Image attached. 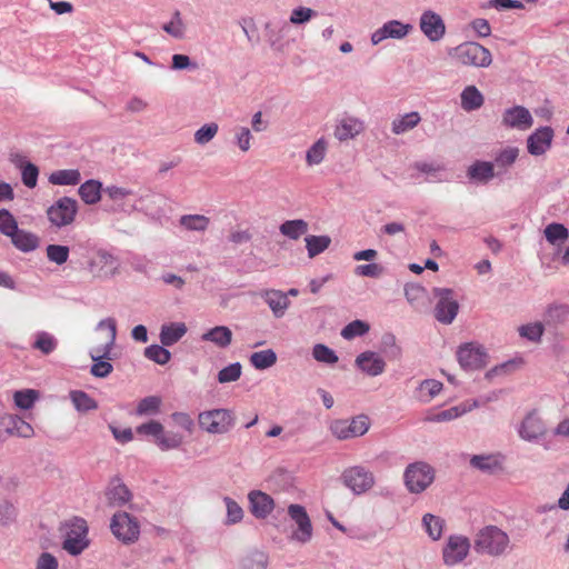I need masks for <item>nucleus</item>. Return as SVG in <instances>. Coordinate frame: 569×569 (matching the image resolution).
<instances>
[{"label":"nucleus","mask_w":569,"mask_h":569,"mask_svg":"<svg viewBox=\"0 0 569 569\" xmlns=\"http://www.w3.org/2000/svg\"><path fill=\"white\" fill-rule=\"evenodd\" d=\"M510 546V538L497 526L481 528L475 537L473 549L477 553L499 557L506 553Z\"/></svg>","instance_id":"obj_1"},{"label":"nucleus","mask_w":569,"mask_h":569,"mask_svg":"<svg viewBox=\"0 0 569 569\" xmlns=\"http://www.w3.org/2000/svg\"><path fill=\"white\" fill-rule=\"evenodd\" d=\"M62 549L71 556H79L90 545L88 538V525L83 518L73 517L66 521L61 527Z\"/></svg>","instance_id":"obj_2"},{"label":"nucleus","mask_w":569,"mask_h":569,"mask_svg":"<svg viewBox=\"0 0 569 569\" xmlns=\"http://www.w3.org/2000/svg\"><path fill=\"white\" fill-rule=\"evenodd\" d=\"M459 63L476 68H487L492 62L491 52L475 41L460 43L449 52Z\"/></svg>","instance_id":"obj_3"},{"label":"nucleus","mask_w":569,"mask_h":569,"mask_svg":"<svg viewBox=\"0 0 569 569\" xmlns=\"http://www.w3.org/2000/svg\"><path fill=\"white\" fill-rule=\"evenodd\" d=\"M234 415L229 409H211L198 416L199 427L211 435H223L234 426Z\"/></svg>","instance_id":"obj_4"},{"label":"nucleus","mask_w":569,"mask_h":569,"mask_svg":"<svg viewBox=\"0 0 569 569\" xmlns=\"http://www.w3.org/2000/svg\"><path fill=\"white\" fill-rule=\"evenodd\" d=\"M406 488L411 493H421L435 480L433 468L423 461L408 465L403 473Z\"/></svg>","instance_id":"obj_5"},{"label":"nucleus","mask_w":569,"mask_h":569,"mask_svg":"<svg viewBox=\"0 0 569 569\" xmlns=\"http://www.w3.org/2000/svg\"><path fill=\"white\" fill-rule=\"evenodd\" d=\"M433 296L438 298L435 306V318L443 325H451L459 311V302L455 298V292L449 288H433Z\"/></svg>","instance_id":"obj_6"},{"label":"nucleus","mask_w":569,"mask_h":569,"mask_svg":"<svg viewBox=\"0 0 569 569\" xmlns=\"http://www.w3.org/2000/svg\"><path fill=\"white\" fill-rule=\"evenodd\" d=\"M110 529L114 537L126 545L133 543L140 535L137 519L128 512H117L111 518Z\"/></svg>","instance_id":"obj_7"},{"label":"nucleus","mask_w":569,"mask_h":569,"mask_svg":"<svg viewBox=\"0 0 569 569\" xmlns=\"http://www.w3.org/2000/svg\"><path fill=\"white\" fill-rule=\"evenodd\" d=\"M77 212V200L70 197H62L48 208L47 216L53 226L62 228L74 221Z\"/></svg>","instance_id":"obj_8"},{"label":"nucleus","mask_w":569,"mask_h":569,"mask_svg":"<svg viewBox=\"0 0 569 569\" xmlns=\"http://www.w3.org/2000/svg\"><path fill=\"white\" fill-rule=\"evenodd\" d=\"M342 483L355 495H361L370 490L375 485V477L371 471L362 466L347 468L341 477Z\"/></svg>","instance_id":"obj_9"},{"label":"nucleus","mask_w":569,"mask_h":569,"mask_svg":"<svg viewBox=\"0 0 569 569\" xmlns=\"http://www.w3.org/2000/svg\"><path fill=\"white\" fill-rule=\"evenodd\" d=\"M457 359L463 370L473 371L487 365L488 355L481 345L467 342L458 348Z\"/></svg>","instance_id":"obj_10"},{"label":"nucleus","mask_w":569,"mask_h":569,"mask_svg":"<svg viewBox=\"0 0 569 569\" xmlns=\"http://www.w3.org/2000/svg\"><path fill=\"white\" fill-rule=\"evenodd\" d=\"M370 427L369 418L359 415L351 420H337L331 426L332 433L340 440L363 436Z\"/></svg>","instance_id":"obj_11"},{"label":"nucleus","mask_w":569,"mask_h":569,"mask_svg":"<svg viewBox=\"0 0 569 569\" xmlns=\"http://www.w3.org/2000/svg\"><path fill=\"white\" fill-rule=\"evenodd\" d=\"M32 426L17 415L3 413L0 417V440L4 441L10 436L21 438L33 437Z\"/></svg>","instance_id":"obj_12"},{"label":"nucleus","mask_w":569,"mask_h":569,"mask_svg":"<svg viewBox=\"0 0 569 569\" xmlns=\"http://www.w3.org/2000/svg\"><path fill=\"white\" fill-rule=\"evenodd\" d=\"M288 513L298 526V529L292 533L291 539L301 543L310 541L312 538V525L305 507L292 503L288 507Z\"/></svg>","instance_id":"obj_13"},{"label":"nucleus","mask_w":569,"mask_h":569,"mask_svg":"<svg viewBox=\"0 0 569 569\" xmlns=\"http://www.w3.org/2000/svg\"><path fill=\"white\" fill-rule=\"evenodd\" d=\"M470 541L463 536H450L442 550L443 562L447 566H456L463 561L469 553Z\"/></svg>","instance_id":"obj_14"},{"label":"nucleus","mask_w":569,"mask_h":569,"mask_svg":"<svg viewBox=\"0 0 569 569\" xmlns=\"http://www.w3.org/2000/svg\"><path fill=\"white\" fill-rule=\"evenodd\" d=\"M555 131L551 127L545 126L536 129L527 138V150L533 157L543 156L552 146Z\"/></svg>","instance_id":"obj_15"},{"label":"nucleus","mask_w":569,"mask_h":569,"mask_svg":"<svg viewBox=\"0 0 569 569\" xmlns=\"http://www.w3.org/2000/svg\"><path fill=\"white\" fill-rule=\"evenodd\" d=\"M501 123L506 128L527 130L532 127L533 118L527 108L513 106L503 111Z\"/></svg>","instance_id":"obj_16"},{"label":"nucleus","mask_w":569,"mask_h":569,"mask_svg":"<svg viewBox=\"0 0 569 569\" xmlns=\"http://www.w3.org/2000/svg\"><path fill=\"white\" fill-rule=\"evenodd\" d=\"M420 30L432 42L439 41L446 33L442 18L432 10H426L420 17Z\"/></svg>","instance_id":"obj_17"},{"label":"nucleus","mask_w":569,"mask_h":569,"mask_svg":"<svg viewBox=\"0 0 569 569\" xmlns=\"http://www.w3.org/2000/svg\"><path fill=\"white\" fill-rule=\"evenodd\" d=\"M355 363L359 370L370 377H377L386 369L385 360L373 351H365L358 355Z\"/></svg>","instance_id":"obj_18"},{"label":"nucleus","mask_w":569,"mask_h":569,"mask_svg":"<svg viewBox=\"0 0 569 569\" xmlns=\"http://www.w3.org/2000/svg\"><path fill=\"white\" fill-rule=\"evenodd\" d=\"M248 500L251 513L258 519L267 518L274 508L273 499L260 490L251 491Z\"/></svg>","instance_id":"obj_19"},{"label":"nucleus","mask_w":569,"mask_h":569,"mask_svg":"<svg viewBox=\"0 0 569 569\" xmlns=\"http://www.w3.org/2000/svg\"><path fill=\"white\" fill-rule=\"evenodd\" d=\"M547 428L536 413H529L519 428V436L526 441H536L543 437Z\"/></svg>","instance_id":"obj_20"},{"label":"nucleus","mask_w":569,"mask_h":569,"mask_svg":"<svg viewBox=\"0 0 569 569\" xmlns=\"http://www.w3.org/2000/svg\"><path fill=\"white\" fill-rule=\"evenodd\" d=\"M259 296L266 301L276 318L283 317L290 306V300L281 290L267 289L262 290Z\"/></svg>","instance_id":"obj_21"},{"label":"nucleus","mask_w":569,"mask_h":569,"mask_svg":"<svg viewBox=\"0 0 569 569\" xmlns=\"http://www.w3.org/2000/svg\"><path fill=\"white\" fill-rule=\"evenodd\" d=\"M365 130L362 120L356 117H346L340 120L335 129V137L339 141H347L356 138Z\"/></svg>","instance_id":"obj_22"},{"label":"nucleus","mask_w":569,"mask_h":569,"mask_svg":"<svg viewBox=\"0 0 569 569\" xmlns=\"http://www.w3.org/2000/svg\"><path fill=\"white\" fill-rule=\"evenodd\" d=\"M103 193L117 204V207L113 208V211L130 212L140 210V208L137 204L130 206V210L127 209L126 199L134 194V191L132 189L112 184L107 186L103 189Z\"/></svg>","instance_id":"obj_23"},{"label":"nucleus","mask_w":569,"mask_h":569,"mask_svg":"<svg viewBox=\"0 0 569 569\" xmlns=\"http://www.w3.org/2000/svg\"><path fill=\"white\" fill-rule=\"evenodd\" d=\"M470 466L481 472L493 475L502 470L500 455H475L470 459Z\"/></svg>","instance_id":"obj_24"},{"label":"nucleus","mask_w":569,"mask_h":569,"mask_svg":"<svg viewBox=\"0 0 569 569\" xmlns=\"http://www.w3.org/2000/svg\"><path fill=\"white\" fill-rule=\"evenodd\" d=\"M569 318V305L552 303L543 313V325L549 328H557Z\"/></svg>","instance_id":"obj_25"},{"label":"nucleus","mask_w":569,"mask_h":569,"mask_svg":"<svg viewBox=\"0 0 569 569\" xmlns=\"http://www.w3.org/2000/svg\"><path fill=\"white\" fill-rule=\"evenodd\" d=\"M467 176L472 181L487 183L498 174L492 162L477 160L468 168Z\"/></svg>","instance_id":"obj_26"},{"label":"nucleus","mask_w":569,"mask_h":569,"mask_svg":"<svg viewBox=\"0 0 569 569\" xmlns=\"http://www.w3.org/2000/svg\"><path fill=\"white\" fill-rule=\"evenodd\" d=\"M187 326L183 322H171L162 325L160 329V342L162 346L170 347L177 343L186 333Z\"/></svg>","instance_id":"obj_27"},{"label":"nucleus","mask_w":569,"mask_h":569,"mask_svg":"<svg viewBox=\"0 0 569 569\" xmlns=\"http://www.w3.org/2000/svg\"><path fill=\"white\" fill-rule=\"evenodd\" d=\"M201 340L212 342L223 349L231 345L232 331L226 326H217L202 333Z\"/></svg>","instance_id":"obj_28"},{"label":"nucleus","mask_w":569,"mask_h":569,"mask_svg":"<svg viewBox=\"0 0 569 569\" xmlns=\"http://www.w3.org/2000/svg\"><path fill=\"white\" fill-rule=\"evenodd\" d=\"M460 100L461 108L468 112L480 109L485 102L483 94L476 86H467L460 94Z\"/></svg>","instance_id":"obj_29"},{"label":"nucleus","mask_w":569,"mask_h":569,"mask_svg":"<svg viewBox=\"0 0 569 569\" xmlns=\"http://www.w3.org/2000/svg\"><path fill=\"white\" fill-rule=\"evenodd\" d=\"M107 499L111 507H122L131 500V492L128 487L120 482H112L111 487L107 490Z\"/></svg>","instance_id":"obj_30"},{"label":"nucleus","mask_w":569,"mask_h":569,"mask_svg":"<svg viewBox=\"0 0 569 569\" xmlns=\"http://www.w3.org/2000/svg\"><path fill=\"white\" fill-rule=\"evenodd\" d=\"M90 357L93 360V365L90 369L92 376L97 378H106L112 372V365L109 361L103 360L104 358L109 359V355H103V347L91 351Z\"/></svg>","instance_id":"obj_31"},{"label":"nucleus","mask_w":569,"mask_h":569,"mask_svg":"<svg viewBox=\"0 0 569 569\" xmlns=\"http://www.w3.org/2000/svg\"><path fill=\"white\" fill-rule=\"evenodd\" d=\"M103 189L100 181L90 179L79 187L78 193L84 203L96 204L100 201Z\"/></svg>","instance_id":"obj_32"},{"label":"nucleus","mask_w":569,"mask_h":569,"mask_svg":"<svg viewBox=\"0 0 569 569\" xmlns=\"http://www.w3.org/2000/svg\"><path fill=\"white\" fill-rule=\"evenodd\" d=\"M266 30V37L270 47L276 51L282 52L284 46L281 42V39L289 31V24L287 22H283L281 24L267 23Z\"/></svg>","instance_id":"obj_33"},{"label":"nucleus","mask_w":569,"mask_h":569,"mask_svg":"<svg viewBox=\"0 0 569 569\" xmlns=\"http://www.w3.org/2000/svg\"><path fill=\"white\" fill-rule=\"evenodd\" d=\"M10 239L12 244L22 252H30L39 247V237L22 229H19Z\"/></svg>","instance_id":"obj_34"},{"label":"nucleus","mask_w":569,"mask_h":569,"mask_svg":"<svg viewBox=\"0 0 569 569\" xmlns=\"http://www.w3.org/2000/svg\"><path fill=\"white\" fill-rule=\"evenodd\" d=\"M519 152V148L517 147H507L496 153L495 162L492 163L499 169L497 172L498 176L506 172L516 162Z\"/></svg>","instance_id":"obj_35"},{"label":"nucleus","mask_w":569,"mask_h":569,"mask_svg":"<svg viewBox=\"0 0 569 569\" xmlns=\"http://www.w3.org/2000/svg\"><path fill=\"white\" fill-rule=\"evenodd\" d=\"M81 174L77 169H62L50 173L49 182L54 186H77Z\"/></svg>","instance_id":"obj_36"},{"label":"nucleus","mask_w":569,"mask_h":569,"mask_svg":"<svg viewBox=\"0 0 569 569\" xmlns=\"http://www.w3.org/2000/svg\"><path fill=\"white\" fill-rule=\"evenodd\" d=\"M421 118L417 111L406 113L392 120L391 131L395 134H402L418 126Z\"/></svg>","instance_id":"obj_37"},{"label":"nucleus","mask_w":569,"mask_h":569,"mask_svg":"<svg viewBox=\"0 0 569 569\" xmlns=\"http://www.w3.org/2000/svg\"><path fill=\"white\" fill-rule=\"evenodd\" d=\"M471 410V407H467L465 405H459L451 407L449 409L442 410L437 413H429L426 416L425 421L428 422H445V421H451L453 419L459 418L463 413Z\"/></svg>","instance_id":"obj_38"},{"label":"nucleus","mask_w":569,"mask_h":569,"mask_svg":"<svg viewBox=\"0 0 569 569\" xmlns=\"http://www.w3.org/2000/svg\"><path fill=\"white\" fill-rule=\"evenodd\" d=\"M308 222L302 219L287 220L280 224V232L289 239L297 240L308 232Z\"/></svg>","instance_id":"obj_39"},{"label":"nucleus","mask_w":569,"mask_h":569,"mask_svg":"<svg viewBox=\"0 0 569 569\" xmlns=\"http://www.w3.org/2000/svg\"><path fill=\"white\" fill-rule=\"evenodd\" d=\"M305 241L309 258H315L329 248L331 238L329 236L310 234L305 238Z\"/></svg>","instance_id":"obj_40"},{"label":"nucleus","mask_w":569,"mask_h":569,"mask_svg":"<svg viewBox=\"0 0 569 569\" xmlns=\"http://www.w3.org/2000/svg\"><path fill=\"white\" fill-rule=\"evenodd\" d=\"M70 399L74 408L80 412H88L98 408V402L82 390L71 391Z\"/></svg>","instance_id":"obj_41"},{"label":"nucleus","mask_w":569,"mask_h":569,"mask_svg":"<svg viewBox=\"0 0 569 569\" xmlns=\"http://www.w3.org/2000/svg\"><path fill=\"white\" fill-rule=\"evenodd\" d=\"M179 222L189 231H204L209 227L210 219L203 214H184L180 217Z\"/></svg>","instance_id":"obj_42"},{"label":"nucleus","mask_w":569,"mask_h":569,"mask_svg":"<svg viewBox=\"0 0 569 569\" xmlns=\"http://www.w3.org/2000/svg\"><path fill=\"white\" fill-rule=\"evenodd\" d=\"M251 365L258 370H264L277 362V355L272 349L253 352L250 356Z\"/></svg>","instance_id":"obj_43"},{"label":"nucleus","mask_w":569,"mask_h":569,"mask_svg":"<svg viewBox=\"0 0 569 569\" xmlns=\"http://www.w3.org/2000/svg\"><path fill=\"white\" fill-rule=\"evenodd\" d=\"M422 526L432 540H439L442 536L445 520L435 515L426 513L422 518Z\"/></svg>","instance_id":"obj_44"},{"label":"nucleus","mask_w":569,"mask_h":569,"mask_svg":"<svg viewBox=\"0 0 569 569\" xmlns=\"http://www.w3.org/2000/svg\"><path fill=\"white\" fill-rule=\"evenodd\" d=\"M162 399L159 396H149L141 399L136 408L137 416H152L160 411Z\"/></svg>","instance_id":"obj_45"},{"label":"nucleus","mask_w":569,"mask_h":569,"mask_svg":"<svg viewBox=\"0 0 569 569\" xmlns=\"http://www.w3.org/2000/svg\"><path fill=\"white\" fill-rule=\"evenodd\" d=\"M58 346L57 339L47 331H40L36 335V340L32 348L40 350L43 355H50Z\"/></svg>","instance_id":"obj_46"},{"label":"nucleus","mask_w":569,"mask_h":569,"mask_svg":"<svg viewBox=\"0 0 569 569\" xmlns=\"http://www.w3.org/2000/svg\"><path fill=\"white\" fill-rule=\"evenodd\" d=\"M268 565V555L258 550L248 553L241 561L242 569H267Z\"/></svg>","instance_id":"obj_47"},{"label":"nucleus","mask_w":569,"mask_h":569,"mask_svg":"<svg viewBox=\"0 0 569 569\" xmlns=\"http://www.w3.org/2000/svg\"><path fill=\"white\" fill-rule=\"evenodd\" d=\"M327 152V141L323 138L317 140L306 153L308 166H316L322 162Z\"/></svg>","instance_id":"obj_48"},{"label":"nucleus","mask_w":569,"mask_h":569,"mask_svg":"<svg viewBox=\"0 0 569 569\" xmlns=\"http://www.w3.org/2000/svg\"><path fill=\"white\" fill-rule=\"evenodd\" d=\"M167 346L151 345L144 349V357L158 365H166L171 359V352L166 348Z\"/></svg>","instance_id":"obj_49"},{"label":"nucleus","mask_w":569,"mask_h":569,"mask_svg":"<svg viewBox=\"0 0 569 569\" xmlns=\"http://www.w3.org/2000/svg\"><path fill=\"white\" fill-rule=\"evenodd\" d=\"M545 237L548 242L556 244L569 238V231L562 223L552 222L545 229Z\"/></svg>","instance_id":"obj_50"},{"label":"nucleus","mask_w":569,"mask_h":569,"mask_svg":"<svg viewBox=\"0 0 569 569\" xmlns=\"http://www.w3.org/2000/svg\"><path fill=\"white\" fill-rule=\"evenodd\" d=\"M96 263L100 266L106 276L114 274L119 267L118 259L106 250L97 252Z\"/></svg>","instance_id":"obj_51"},{"label":"nucleus","mask_w":569,"mask_h":569,"mask_svg":"<svg viewBox=\"0 0 569 569\" xmlns=\"http://www.w3.org/2000/svg\"><path fill=\"white\" fill-rule=\"evenodd\" d=\"M219 126L217 122H208L200 127L193 134L194 142L199 146H206L217 136Z\"/></svg>","instance_id":"obj_52"},{"label":"nucleus","mask_w":569,"mask_h":569,"mask_svg":"<svg viewBox=\"0 0 569 569\" xmlns=\"http://www.w3.org/2000/svg\"><path fill=\"white\" fill-rule=\"evenodd\" d=\"M19 231L18 222L8 209H0V232L9 238Z\"/></svg>","instance_id":"obj_53"},{"label":"nucleus","mask_w":569,"mask_h":569,"mask_svg":"<svg viewBox=\"0 0 569 569\" xmlns=\"http://www.w3.org/2000/svg\"><path fill=\"white\" fill-rule=\"evenodd\" d=\"M382 27H383V32H386L387 38H392V39H402L412 29L411 24L402 23L398 20H390V21L386 22Z\"/></svg>","instance_id":"obj_54"},{"label":"nucleus","mask_w":569,"mask_h":569,"mask_svg":"<svg viewBox=\"0 0 569 569\" xmlns=\"http://www.w3.org/2000/svg\"><path fill=\"white\" fill-rule=\"evenodd\" d=\"M545 331L543 322H532L520 326L518 328V332L520 337L531 341V342H540L542 335Z\"/></svg>","instance_id":"obj_55"},{"label":"nucleus","mask_w":569,"mask_h":569,"mask_svg":"<svg viewBox=\"0 0 569 569\" xmlns=\"http://www.w3.org/2000/svg\"><path fill=\"white\" fill-rule=\"evenodd\" d=\"M38 397V391L33 389H24L13 393V401L18 408L28 410L33 407Z\"/></svg>","instance_id":"obj_56"},{"label":"nucleus","mask_w":569,"mask_h":569,"mask_svg":"<svg viewBox=\"0 0 569 569\" xmlns=\"http://www.w3.org/2000/svg\"><path fill=\"white\" fill-rule=\"evenodd\" d=\"M370 330V326L362 320H353L341 330V337L346 340H351L356 337H361Z\"/></svg>","instance_id":"obj_57"},{"label":"nucleus","mask_w":569,"mask_h":569,"mask_svg":"<svg viewBox=\"0 0 569 569\" xmlns=\"http://www.w3.org/2000/svg\"><path fill=\"white\" fill-rule=\"evenodd\" d=\"M182 441H183V438L180 433L172 432V431L164 432L162 430L161 436H159L156 443L161 450L166 451V450L179 448L181 446Z\"/></svg>","instance_id":"obj_58"},{"label":"nucleus","mask_w":569,"mask_h":569,"mask_svg":"<svg viewBox=\"0 0 569 569\" xmlns=\"http://www.w3.org/2000/svg\"><path fill=\"white\" fill-rule=\"evenodd\" d=\"M163 31L176 39H183L186 27L179 11H176L172 19L162 26Z\"/></svg>","instance_id":"obj_59"},{"label":"nucleus","mask_w":569,"mask_h":569,"mask_svg":"<svg viewBox=\"0 0 569 569\" xmlns=\"http://www.w3.org/2000/svg\"><path fill=\"white\" fill-rule=\"evenodd\" d=\"M46 252L49 261L60 266L68 261L70 250L67 246L49 244Z\"/></svg>","instance_id":"obj_60"},{"label":"nucleus","mask_w":569,"mask_h":569,"mask_svg":"<svg viewBox=\"0 0 569 569\" xmlns=\"http://www.w3.org/2000/svg\"><path fill=\"white\" fill-rule=\"evenodd\" d=\"M242 367L240 362H233L222 368L218 372V381L220 383L234 382L241 377Z\"/></svg>","instance_id":"obj_61"},{"label":"nucleus","mask_w":569,"mask_h":569,"mask_svg":"<svg viewBox=\"0 0 569 569\" xmlns=\"http://www.w3.org/2000/svg\"><path fill=\"white\" fill-rule=\"evenodd\" d=\"M312 356L317 361L327 365H333L338 361V356L336 355V352L322 343H317L313 347Z\"/></svg>","instance_id":"obj_62"},{"label":"nucleus","mask_w":569,"mask_h":569,"mask_svg":"<svg viewBox=\"0 0 569 569\" xmlns=\"http://www.w3.org/2000/svg\"><path fill=\"white\" fill-rule=\"evenodd\" d=\"M17 166L21 167V178L22 182L28 188H34L37 186L39 169L36 164L31 162H27L24 166H21L17 161H14Z\"/></svg>","instance_id":"obj_63"},{"label":"nucleus","mask_w":569,"mask_h":569,"mask_svg":"<svg viewBox=\"0 0 569 569\" xmlns=\"http://www.w3.org/2000/svg\"><path fill=\"white\" fill-rule=\"evenodd\" d=\"M223 501L227 507V523L234 525L240 522L243 518V510L239 503L230 497H224Z\"/></svg>","instance_id":"obj_64"}]
</instances>
